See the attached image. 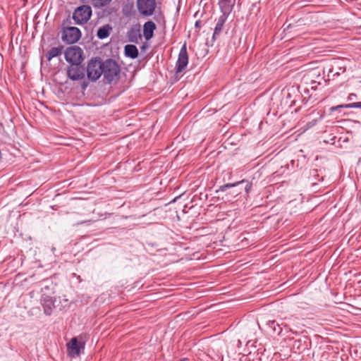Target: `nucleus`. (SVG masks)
<instances>
[{"mask_svg": "<svg viewBox=\"0 0 361 361\" xmlns=\"http://www.w3.org/2000/svg\"><path fill=\"white\" fill-rule=\"evenodd\" d=\"M235 0H219V6L221 12L231 13L235 5Z\"/></svg>", "mask_w": 361, "mask_h": 361, "instance_id": "obj_14", "label": "nucleus"}, {"mask_svg": "<svg viewBox=\"0 0 361 361\" xmlns=\"http://www.w3.org/2000/svg\"><path fill=\"white\" fill-rule=\"evenodd\" d=\"M112 0H92V5L94 8H102L108 5Z\"/></svg>", "mask_w": 361, "mask_h": 361, "instance_id": "obj_19", "label": "nucleus"}, {"mask_svg": "<svg viewBox=\"0 0 361 361\" xmlns=\"http://www.w3.org/2000/svg\"><path fill=\"white\" fill-rule=\"evenodd\" d=\"M354 97H356V94H354V93H351V94H349V96H348V99H349V100H351V99H353Z\"/></svg>", "mask_w": 361, "mask_h": 361, "instance_id": "obj_24", "label": "nucleus"}, {"mask_svg": "<svg viewBox=\"0 0 361 361\" xmlns=\"http://www.w3.org/2000/svg\"><path fill=\"white\" fill-rule=\"evenodd\" d=\"M267 325L272 329L273 332L279 334L282 329L280 327L279 323L275 320H269L267 322Z\"/></svg>", "mask_w": 361, "mask_h": 361, "instance_id": "obj_18", "label": "nucleus"}, {"mask_svg": "<svg viewBox=\"0 0 361 361\" xmlns=\"http://www.w3.org/2000/svg\"><path fill=\"white\" fill-rule=\"evenodd\" d=\"M67 75L72 80H79L85 77V69L80 65H71L68 68Z\"/></svg>", "mask_w": 361, "mask_h": 361, "instance_id": "obj_9", "label": "nucleus"}, {"mask_svg": "<svg viewBox=\"0 0 361 361\" xmlns=\"http://www.w3.org/2000/svg\"><path fill=\"white\" fill-rule=\"evenodd\" d=\"M81 37L80 30L75 27H68L63 30L62 39L68 44L77 42Z\"/></svg>", "mask_w": 361, "mask_h": 361, "instance_id": "obj_7", "label": "nucleus"}, {"mask_svg": "<svg viewBox=\"0 0 361 361\" xmlns=\"http://www.w3.org/2000/svg\"><path fill=\"white\" fill-rule=\"evenodd\" d=\"M157 27L154 22L147 21L143 25V35L146 40L150 39L154 35Z\"/></svg>", "mask_w": 361, "mask_h": 361, "instance_id": "obj_12", "label": "nucleus"}, {"mask_svg": "<svg viewBox=\"0 0 361 361\" xmlns=\"http://www.w3.org/2000/svg\"><path fill=\"white\" fill-rule=\"evenodd\" d=\"M41 303L44 309V313L46 315H51L53 310L55 308V300L54 298L43 295L41 299Z\"/></svg>", "mask_w": 361, "mask_h": 361, "instance_id": "obj_10", "label": "nucleus"}, {"mask_svg": "<svg viewBox=\"0 0 361 361\" xmlns=\"http://www.w3.org/2000/svg\"><path fill=\"white\" fill-rule=\"evenodd\" d=\"M127 37L130 42L139 43L142 39L140 30L138 27H133L128 32Z\"/></svg>", "mask_w": 361, "mask_h": 361, "instance_id": "obj_13", "label": "nucleus"}, {"mask_svg": "<svg viewBox=\"0 0 361 361\" xmlns=\"http://www.w3.org/2000/svg\"><path fill=\"white\" fill-rule=\"evenodd\" d=\"M67 353L71 357H75L80 355L82 350L85 348V343L79 341L76 337L72 338L67 343Z\"/></svg>", "mask_w": 361, "mask_h": 361, "instance_id": "obj_6", "label": "nucleus"}, {"mask_svg": "<svg viewBox=\"0 0 361 361\" xmlns=\"http://www.w3.org/2000/svg\"><path fill=\"white\" fill-rule=\"evenodd\" d=\"M188 56L186 44H184L179 52L178 58L176 62V73H181L188 66Z\"/></svg>", "mask_w": 361, "mask_h": 361, "instance_id": "obj_8", "label": "nucleus"}, {"mask_svg": "<svg viewBox=\"0 0 361 361\" xmlns=\"http://www.w3.org/2000/svg\"><path fill=\"white\" fill-rule=\"evenodd\" d=\"M156 6V0H137V10L142 16L149 17L152 16Z\"/></svg>", "mask_w": 361, "mask_h": 361, "instance_id": "obj_4", "label": "nucleus"}, {"mask_svg": "<svg viewBox=\"0 0 361 361\" xmlns=\"http://www.w3.org/2000/svg\"><path fill=\"white\" fill-rule=\"evenodd\" d=\"M63 47L51 48L46 55L47 59L50 61L53 58L60 56L62 54Z\"/></svg>", "mask_w": 361, "mask_h": 361, "instance_id": "obj_16", "label": "nucleus"}, {"mask_svg": "<svg viewBox=\"0 0 361 361\" xmlns=\"http://www.w3.org/2000/svg\"><path fill=\"white\" fill-rule=\"evenodd\" d=\"M83 51L77 46L68 47L64 53L65 59L71 65H80L82 60Z\"/></svg>", "mask_w": 361, "mask_h": 361, "instance_id": "obj_3", "label": "nucleus"}, {"mask_svg": "<svg viewBox=\"0 0 361 361\" xmlns=\"http://www.w3.org/2000/svg\"><path fill=\"white\" fill-rule=\"evenodd\" d=\"M246 183H247V184L245 185V192L247 193H248L250 191V190H251L252 184L250 183H249V182H246Z\"/></svg>", "mask_w": 361, "mask_h": 361, "instance_id": "obj_22", "label": "nucleus"}, {"mask_svg": "<svg viewBox=\"0 0 361 361\" xmlns=\"http://www.w3.org/2000/svg\"><path fill=\"white\" fill-rule=\"evenodd\" d=\"M102 61L100 59H92L87 66V75L89 80L96 81L102 75Z\"/></svg>", "mask_w": 361, "mask_h": 361, "instance_id": "obj_2", "label": "nucleus"}, {"mask_svg": "<svg viewBox=\"0 0 361 361\" xmlns=\"http://www.w3.org/2000/svg\"><path fill=\"white\" fill-rule=\"evenodd\" d=\"M92 15V9L89 6H82L77 8L73 14V18L76 24L87 23Z\"/></svg>", "mask_w": 361, "mask_h": 361, "instance_id": "obj_5", "label": "nucleus"}, {"mask_svg": "<svg viewBox=\"0 0 361 361\" xmlns=\"http://www.w3.org/2000/svg\"><path fill=\"white\" fill-rule=\"evenodd\" d=\"M102 75L109 82L116 81L119 78L120 68L113 59H106L102 62Z\"/></svg>", "mask_w": 361, "mask_h": 361, "instance_id": "obj_1", "label": "nucleus"}, {"mask_svg": "<svg viewBox=\"0 0 361 361\" xmlns=\"http://www.w3.org/2000/svg\"><path fill=\"white\" fill-rule=\"evenodd\" d=\"M345 106L348 108V109H352V108H354V109H361V102H354V103L345 104Z\"/></svg>", "mask_w": 361, "mask_h": 361, "instance_id": "obj_21", "label": "nucleus"}, {"mask_svg": "<svg viewBox=\"0 0 361 361\" xmlns=\"http://www.w3.org/2000/svg\"><path fill=\"white\" fill-rule=\"evenodd\" d=\"M246 182L245 180H240V181H238V182H235L234 183H227V184H225L224 185H221L220 188H219V190L220 191H225L227 188H233V187H235L236 185H238L241 183H243Z\"/></svg>", "mask_w": 361, "mask_h": 361, "instance_id": "obj_20", "label": "nucleus"}, {"mask_svg": "<svg viewBox=\"0 0 361 361\" xmlns=\"http://www.w3.org/2000/svg\"><path fill=\"white\" fill-rule=\"evenodd\" d=\"M110 27L109 25L103 26L97 30V37L98 38L103 39L106 38L109 35Z\"/></svg>", "mask_w": 361, "mask_h": 361, "instance_id": "obj_17", "label": "nucleus"}, {"mask_svg": "<svg viewBox=\"0 0 361 361\" xmlns=\"http://www.w3.org/2000/svg\"><path fill=\"white\" fill-rule=\"evenodd\" d=\"M222 14L219 17L216 26L214 27L213 39L219 36L223 30L224 25L225 24L230 13L221 12Z\"/></svg>", "mask_w": 361, "mask_h": 361, "instance_id": "obj_11", "label": "nucleus"}, {"mask_svg": "<svg viewBox=\"0 0 361 361\" xmlns=\"http://www.w3.org/2000/svg\"><path fill=\"white\" fill-rule=\"evenodd\" d=\"M345 106V105H339V106H335V107H332V109H332V110H336V109H338V108H346Z\"/></svg>", "mask_w": 361, "mask_h": 361, "instance_id": "obj_23", "label": "nucleus"}, {"mask_svg": "<svg viewBox=\"0 0 361 361\" xmlns=\"http://www.w3.org/2000/svg\"><path fill=\"white\" fill-rule=\"evenodd\" d=\"M126 56L130 59H136L138 56V50L136 46L133 44H127L125 46Z\"/></svg>", "mask_w": 361, "mask_h": 361, "instance_id": "obj_15", "label": "nucleus"}]
</instances>
